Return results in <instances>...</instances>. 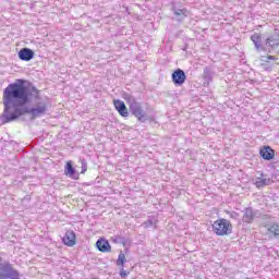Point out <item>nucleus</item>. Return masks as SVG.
I'll use <instances>...</instances> for the list:
<instances>
[{"label": "nucleus", "instance_id": "nucleus-1", "mask_svg": "<svg viewBox=\"0 0 279 279\" xmlns=\"http://www.w3.org/2000/svg\"><path fill=\"white\" fill-rule=\"evenodd\" d=\"M26 83L25 80L20 78L4 88L2 95L4 110L1 117L4 123L16 121L23 114H29L33 121L47 114L49 105L40 98V90L32 84L25 85Z\"/></svg>", "mask_w": 279, "mask_h": 279}, {"label": "nucleus", "instance_id": "nucleus-2", "mask_svg": "<svg viewBox=\"0 0 279 279\" xmlns=\"http://www.w3.org/2000/svg\"><path fill=\"white\" fill-rule=\"evenodd\" d=\"M124 99L129 104L132 116L136 117L141 123H145V121H147V113L143 110L141 102L136 101V98L130 94L124 95Z\"/></svg>", "mask_w": 279, "mask_h": 279}, {"label": "nucleus", "instance_id": "nucleus-3", "mask_svg": "<svg viewBox=\"0 0 279 279\" xmlns=\"http://www.w3.org/2000/svg\"><path fill=\"white\" fill-rule=\"evenodd\" d=\"M213 232H215L217 236L232 234V223L228 219H218L213 223Z\"/></svg>", "mask_w": 279, "mask_h": 279}, {"label": "nucleus", "instance_id": "nucleus-4", "mask_svg": "<svg viewBox=\"0 0 279 279\" xmlns=\"http://www.w3.org/2000/svg\"><path fill=\"white\" fill-rule=\"evenodd\" d=\"M0 279H21V272L12 267V264L1 265Z\"/></svg>", "mask_w": 279, "mask_h": 279}, {"label": "nucleus", "instance_id": "nucleus-5", "mask_svg": "<svg viewBox=\"0 0 279 279\" xmlns=\"http://www.w3.org/2000/svg\"><path fill=\"white\" fill-rule=\"evenodd\" d=\"M172 82L174 86H182L186 82V73L182 69H178L172 73Z\"/></svg>", "mask_w": 279, "mask_h": 279}, {"label": "nucleus", "instance_id": "nucleus-6", "mask_svg": "<svg viewBox=\"0 0 279 279\" xmlns=\"http://www.w3.org/2000/svg\"><path fill=\"white\" fill-rule=\"evenodd\" d=\"M17 56L23 62H29V60H34V50L29 48H22Z\"/></svg>", "mask_w": 279, "mask_h": 279}, {"label": "nucleus", "instance_id": "nucleus-7", "mask_svg": "<svg viewBox=\"0 0 279 279\" xmlns=\"http://www.w3.org/2000/svg\"><path fill=\"white\" fill-rule=\"evenodd\" d=\"M259 155L264 160H274V156H276V150H274L270 146H264L259 150Z\"/></svg>", "mask_w": 279, "mask_h": 279}, {"label": "nucleus", "instance_id": "nucleus-8", "mask_svg": "<svg viewBox=\"0 0 279 279\" xmlns=\"http://www.w3.org/2000/svg\"><path fill=\"white\" fill-rule=\"evenodd\" d=\"M113 106L121 117H129L130 113L128 112V107H125L123 100H113Z\"/></svg>", "mask_w": 279, "mask_h": 279}, {"label": "nucleus", "instance_id": "nucleus-9", "mask_svg": "<svg viewBox=\"0 0 279 279\" xmlns=\"http://www.w3.org/2000/svg\"><path fill=\"white\" fill-rule=\"evenodd\" d=\"M75 232L74 231H66L65 235L63 236V243L64 245H68V247H73L75 245Z\"/></svg>", "mask_w": 279, "mask_h": 279}, {"label": "nucleus", "instance_id": "nucleus-10", "mask_svg": "<svg viewBox=\"0 0 279 279\" xmlns=\"http://www.w3.org/2000/svg\"><path fill=\"white\" fill-rule=\"evenodd\" d=\"M256 218V215L254 214V209L251 207H247L244 209V215H243V221L244 223H252L254 219Z\"/></svg>", "mask_w": 279, "mask_h": 279}, {"label": "nucleus", "instance_id": "nucleus-11", "mask_svg": "<svg viewBox=\"0 0 279 279\" xmlns=\"http://www.w3.org/2000/svg\"><path fill=\"white\" fill-rule=\"evenodd\" d=\"M64 173L65 175H68V178H73L74 180H77V178H80V174L75 173V168H73V163L71 161L66 162Z\"/></svg>", "mask_w": 279, "mask_h": 279}, {"label": "nucleus", "instance_id": "nucleus-12", "mask_svg": "<svg viewBox=\"0 0 279 279\" xmlns=\"http://www.w3.org/2000/svg\"><path fill=\"white\" fill-rule=\"evenodd\" d=\"M269 184H271V179L265 178V174H263V173H262L260 178H257L255 180V186L257 189H263V186H269Z\"/></svg>", "mask_w": 279, "mask_h": 279}, {"label": "nucleus", "instance_id": "nucleus-13", "mask_svg": "<svg viewBox=\"0 0 279 279\" xmlns=\"http://www.w3.org/2000/svg\"><path fill=\"white\" fill-rule=\"evenodd\" d=\"M172 12L178 21H184L189 16L186 9H178L174 7L172 8Z\"/></svg>", "mask_w": 279, "mask_h": 279}, {"label": "nucleus", "instance_id": "nucleus-14", "mask_svg": "<svg viewBox=\"0 0 279 279\" xmlns=\"http://www.w3.org/2000/svg\"><path fill=\"white\" fill-rule=\"evenodd\" d=\"M251 40L255 45V49H257V51H260V49H263V38L260 37V34L254 33L251 36Z\"/></svg>", "mask_w": 279, "mask_h": 279}, {"label": "nucleus", "instance_id": "nucleus-15", "mask_svg": "<svg viewBox=\"0 0 279 279\" xmlns=\"http://www.w3.org/2000/svg\"><path fill=\"white\" fill-rule=\"evenodd\" d=\"M96 247L99 252H110L111 250L110 242H108V240H98L96 242Z\"/></svg>", "mask_w": 279, "mask_h": 279}, {"label": "nucleus", "instance_id": "nucleus-16", "mask_svg": "<svg viewBox=\"0 0 279 279\" xmlns=\"http://www.w3.org/2000/svg\"><path fill=\"white\" fill-rule=\"evenodd\" d=\"M266 47H279V35H271L266 40Z\"/></svg>", "mask_w": 279, "mask_h": 279}, {"label": "nucleus", "instance_id": "nucleus-17", "mask_svg": "<svg viewBox=\"0 0 279 279\" xmlns=\"http://www.w3.org/2000/svg\"><path fill=\"white\" fill-rule=\"evenodd\" d=\"M267 231L269 234H272L275 239H278L279 236V225L278 223H270L267 227Z\"/></svg>", "mask_w": 279, "mask_h": 279}, {"label": "nucleus", "instance_id": "nucleus-18", "mask_svg": "<svg viewBox=\"0 0 279 279\" xmlns=\"http://www.w3.org/2000/svg\"><path fill=\"white\" fill-rule=\"evenodd\" d=\"M203 77L205 82H207V84H209V82H213V72H210V68L204 69Z\"/></svg>", "mask_w": 279, "mask_h": 279}, {"label": "nucleus", "instance_id": "nucleus-19", "mask_svg": "<svg viewBox=\"0 0 279 279\" xmlns=\"http://www.w3.org/2000/svg\"><path fill=\"white\" fill-rule=\"evenodd\" d=\"M158 220H156L153 217H148V219L142 223L143 228L147 229V228H151V226H156Z\"/></svg>", "mask_w": 279, "mask_h": 279}, {"label": "nucleus", "instance_id": "nucleus-20", "mask_svg": "<svg viewBox=\"0 0 279 279\" xmlns=\"http://www.w3.org/2000/svg\"><path fill=\"white\" fill-rule=\"evenodd\" d=\"M128 263V259H125V254L120 253L117 259V266L118 267H123Z\"/></svg>", "mask_w": 279, "mask_h": 279}, {"label": "nucleus", "instance_id": "nucleus-21", "mask_svg": "<svg viewBox=\"0 0 279 279\" xmlns=\"http://www.w3.org/2000/svg\"><path fill=\"white\" fill-rule=\"evenodd\" d=\"M81 169H82V171H81V173H86V171H87V169H88V167H87V163H86V160H82L81 161Z\"/></svg>", "mask_w": 279, "mask_h": 279}, {"label": "nucleus", "instance_id": "nucleus-22", "mask_svg": "<svg viewBox=\"0 0 279 279\" xmlns=\"http://www.w3.org/2000/svg\"><path fill=\"white\" fill-rule=\"evenodd\" d=\"M231 219H239V213L236 211H226Z\"/></svg>", "mask_w": 279, "mask_h": 279}, {"label": "nucleus", "instance_id": "nucleus-23", "mask_svg": "<svg viewBox=\"0 0 279 279\" xmlns=\"http://www.w3.org/2000/svg\"><path fill=\"white\" fill-rule=\"evenodd\" d=\"M262 62H269V60H276V57L274 56H266V57H262Z\"/></svg>", "mask_w": 279, "mask_h": 279}, {"label": "nucleus", "instance_id": "nucleus-24", "mask_svg": "<svg viewBox=\"0 0 279 279\" xmlns=\"http://www.w3.org/2000/svg\"><path fill=\"white\" fill-rule=\"evenodd\" d=\"M120 276H121V278H128V276H130V272H128L125 269H121L120 270Z\"/></svg>", "mask_w": 279, "mask_h": 279}]
</instances>
